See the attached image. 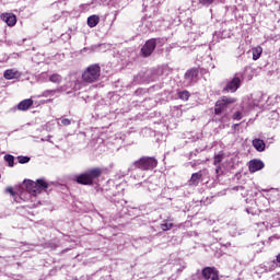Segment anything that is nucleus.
I'll return each mask as SVG.
<instances>
[{
    "label": "nucleus",
    "mask_w": 280,
    "mask_h": 280,
    "mask_svg": "<svg viewBox=\"0 0 280 280\" xmlns=\"http://www.w3.org/2000/svg\"><path fill=\"white\" fill-rule=\"evenodd\" d=\"M104 174V170L101 167L89 168L81 174H77L72 177V180L78 185H84L88 187H93Z\"/></svg>",
    "instance_id": "1"
},
{
    "label": "nucleus",
    "mask_w": 280,
    "mask_h": 280,
    "mask_svg": "<svg viewBox=\"0 0 280 280\" xmlns=\"http://www.w3.org/2000/svg\"><path fill=\"white\" fill-rule=\"evenodd\" d=\"M156 165H159L156 158L143 155L129 166L128 172H136V170H140V172H152Z\"/></svg>",
    "instance_id": "2"
},
{
    "label": "nucleus",
    "mask_w": 280,
    "mask_h": 280,
    "mask_svg": "<svg viewBox=\"0 0 280 280\" xmlns=\"http://www.w3.org/2000/svg\"><path fill=\"white\" fill-rule=\"evenodd\" d=\"M167 43L166 37H153L148 39L140 49V56L142 58H150L156 50V47H163Z\"/></svg>",
    "instance_id": "3"
},
{
    "label": "nucleus",
    "mask_w": 280,
    "mask_h": 280,
    "mask_svg": "<svg viewBox=\"0 0 280 280\" xmlns=\"http://www.w3.org/2000/svg\"><path fill=\"white\" fill-rule=\"evenodd\" d=\"M102 73V68L98 63H93L86 68V70L82 74L83 82L93 83L100 79Z\"/></svg>",
    "instance_id": "4"
},
{
    "label": "nucleus",
    "mask_w": 280,
    "mask_h": 280,
    "mask_svg": "<svg viewBox=\"0 0 280 280\" xmlns=\"http://www.w3.org/2000/svg\"><path fill=\"white\" fill-rule=\"evenodd\" d=\"M242 72H237L232 79L226 80L222 93H237V90L242 86Z\"/></svg>",
    "instance_id": "5"
},
{
    "label": "nucleus",
    "mask_w": 280,
    "mask_h": 280,
    "mask_svg": "<svg viewBox=\"0 0 280 280\" xmlns=\"http://www.w3.org/2000/svg\"><path fill=\"white\" fill-rule=\"evenodd\" d=\"M236 102V98L222 96L221 100L215 102L214 115H222V113H226L229 106H231V104H235Z\"/></svg>",
    "instance_id": "6"
},
{
    "label": "nucleus",
    "mask_w": 280,
    "mask_h": 280,
    "mask_svg": "<svg viewBox=\"0 0 280 280\" xmlns=\"http://www.w3.org/2000/svg\"><path fill=\"white\" fill-rule=\"evenodd\" d=\"M154 80H156V73H154V70L140 71L133 77V84H145L154 82Z\"/></svg>",
    "instance_id": "7"
},
{
    "label": "nucleus",
    "mask_w": 280,
    "mask_h": 280,
    "mask_svg": "<svg viewBox=\"0 0 280 280\" xmlns=\"http://www.w3.org/2000/svg\"><path fill=\"white\" fill-rule=\"evenodd\" d=\"M198 75H200V68H191L187 70L184 74V82L186 86H191L198 82Z\"/></svg>",
    "instance_id": "8"
},
{
    "label": "nucleus",
    "mask_w": 280,
    "mask_h": 280,
    "mask_svg": "<svg viewBox=\"0 0 280 280\" xmlns=\"http://www.w3.org/2000/svg\"><path fill=\"white\" fill-rule=\"evenodd\" d=\"M203 280H220V271L215 267H205L201 270Z\"/></svg>",
    "instance_id": "9"
},
{
    "label": "nucleus",
    "mask_w": 280,
    "mask_h": 280,
    "mask_svg": "<svg viewBox=\"0 0 280 280\" xmlns=\"http://www.w3.org/2000/svg\"><path fill=\"white\" fill-rule=\"evenodd\" d=\"M83 52L89 51V54H95V52H102L104 54L105 51H108V44H95L92 45L91 47H84L82 49Z\"/></svg>",
    "instance_id": "10"
},
{
    "label": "nucleus",
    "mask_w": 280,
    "mask_h": 280,
    "mask_svg": "<svg viewBox=\"0 0 280 280\" xmlns=\"http://www.w3.org/2000/svg\"><path fill=\"white\" fill-rule=\"evenodd\" d=\"M266 167V164H264V161L254 159L249 161L248 170L252 174H255V172H259Z\"/></svg>",
    "instance_id": "11"
},
{
    "label": "nucleus",
    "mask_w": 280,
    "mask_h": 280,
    "mask_svg": "<svg viewBox=\"0 0 280 280\" xmlns=\"http://www.w3.org/2000/svg\"><path fill=\"white\" fill-rule=\"evenodd\" d=\"M23 185H24L26 191H28V194H31V196H38V190L36 188V182H34L32 179H24Z\"/></svg>",
    "instance_id": "12"
},
{
    "label": "nucleus",
    "mask_w": 280,
    "mask_h": 280,
    "mask_svg": "<svg viewBox=\"0 0 280 280\" xmlns=\"http://www.w3.org/2000/svg\"><path fill=\"white\" fill-rule=\"evenodd\" d=\"M1 20L7 23L9 27L16 25V15H14V13H2Z\"/></svg>",
    "instance_id": "13"
},
{
    "label": "nucleus",
    "mask_w": 280,
    "mask_h": 280,
    "mask_svg": "<svg viewBox=\"0 0 280 280\" xmlns=\"http://www.w3.org/2000/svg\"><path fill=\"white\" fill-rule=\"evenodd\" d=\"M253 148H255L256 152H266V142L262 139L255 138L252 141Z\"/></svg>",
    "instance_id": "14"
},
{
    "label": "nucleus",
    "mask_w": 280,
    "mask_h": 280,
    "mask_svg": "<svg viewBox=\"0 0 280 280\" xmlns=\"http://www.w3.org/2000/svg\"><path fill=\"white\" fill-rule=\"evenodd\" d=\"M35 184H36V188H37V196L39 194H43V191H47V189H49V183H47L43 178L36 179Z\"/></svg>",
    "instance_id": "15"
},
{
    "label": "nucleus",
    "mask_w": 280,
    "mask_h": 280,
    "mask_svg": "<svg viewBox=\"0 0 280 280\" xmlns=\"http://www.w3.org/2000/svg\"><path fill=\"white\" fill-rule=\"evenodd\" d=\"M34 106V100L25 98L18 104V110H30Z\"/></svg>",
    "instance_id": "16"
},
{
    "label": "nucleus",
    "mask_w": 280,
    "mask_h": 280,
    "mask_svg": "<svg viewBox=\"0 0 280 280\" xmlns=\"http://www.w3.org/2000/svg\"><path fill=\"white\" fill-rule=\"evenodd\" d=\"M202 179V171L194 173L189 179V185L192 187H198L200 185V180Z\"/></svg>",
    "instance_id": "17"
},
{
    "label": "nucleus",
    "mask_w": 280,
    "mask_h": 280,
    "mask_svg": "<svg viewBox=\"0 0 280 280\" xmlns=\"http://www.w3.org/2000/svg\"><path fill=\"white\" fill-rule=\"evenodd\" d=\"M262 268L265 270V272H272V270H277V268H280L279 262H277L276 260L272 261H267L262 265Z\"/></svg>",
    "instance_id": "18"
},
{
    "label": "nucleus",
    "mask_w": 280,
    "mask_h": 280,
    "mask_svg": "<svg viewBox=\"0 0 280 280\" xmlns=\"http://www.w3.org/2000/svg\"><path fill=\"white\" fill-rule=\"evenodd\" d=\"M62 91H65V89L62 88H57L55 90H46L39 95V97H51L55 93H62Z\"/></svg>",
    "instance_id": "19"
},
{
    "label": "nucleus",
    "mask_w": 280,
    "mask_h": 280,
    "mask_svg": "<svg viewBox=\"0 0 280 280\" xmlns=\"http://www.w3.org/2000/svg\"><path fill=\"white\" fill-rule=\"evenodd\" d=\"M98 24H100V15H90L88 18V25L90 27H97Z\"/></svg>",
    "instance_id": "20"
},
{
    "label": "nucleus",
    "mask_w": 280,
    "mask_h": 280,
    "mask_svg": "<svg viewBox=\"0 0 280 280\" xmlns=\"http://www.w3.org/2000/svg\"><path fill=\"white\" fill-rule=\"evenodd\" d=\"M253 60H259L261 58V54H264V49L261 47H256L252 49Z\"/></svg>",
    "instance_id": "21"
},
{
    "label": "nucleus",
    "mask_w": 280,
    "mask_h": 280,
    "mask_svg": "<svg viewBox=\"0 0 280 280\" xmlns=\"http://www.w3.org/2000/svg\"><path fill=\"white\" fill-rule=\"evenodd\" d=\"M226 36H224V32H215L212 36V43H220L221 40H224Z\"/></svg>",
    "instance_id": "22"
},
{
    "label": "nucleus",
    "mask_w": 280,
    "mask_h": 280,
    "mask_svg": "<svg viewBox=\"0 0 280 280\" xmlns=\"http://www.w3.org/2000/svg\"><path fill=\"white\" fill-rule=\"evenodd\" d=\"M191 96V94L189 93V91L184 90V91H179L177 93V97L179 100H183L184 102H187V100H189V97Z\"/></svg>",
    "instance_id": "23"
},
{
    "label": "nucleus",
    "mask_w": 280,
    "mask_h": 280,
    "mask_svg": "<svg viewBox=\"0 0 280 280\" xmlns=\"http://www.w3.org/2000/svg\"><path fill=\"white\" fill-rule=\"evenodd\" d=\"M3 78H5V80H14V78H16V71L12 69L5 70L3 73Z\"/></svg>",
    "instance_id": "24"
},
{
    "label": "nucleus",
    "mask_w": 280,
    "mask_h": 280,
    "mask_svg": "<svg viewBox=\"0 0 280 280\" xmlns=\"http://www.w3.org/2000/svg\"><path fill=\"white\" fill-rule=\"evenodd\" d=\"M49 82H52L54 84H60V82H62V75L54 73L49 77Z\"/></svg>",
    "instance_id": "25"
},
{
    "label": "nucleus",
    "mask_w": 280,
    "mask_h": 280,
    "mask_svg": "<svg viewBox=\"0 0 280 280\" xmlns=\"http://www.w3.org/2000/svg\"><path fill=\"white\" fill-rule=\"evenodd\" d=\"M4 161H5V163H8L9 167H14V155L5 154L4 155Z\"/></svg>",
    "instance_id": "26"
},
{
    "label": "nucleus",
    "mask_w": 280,
    "mask_h": 280,
    "mask_svg": "<svg viewBox=\"0 0 280 280\" xmlns=\"http://www.w3.org/2000/svg\"><path fill=\"white\" fill-rule=\"evenodd\" d=\"M16 160L21 165H25V163H30V161H32V158L27 155H20L16 158Z\"/></svg>",
    "instance_id": "27"
},
{
    "label": "nucleus",
    "mask_w": 280,
    "mask_h": 280,
    "mask_svg": "<svg viewBox=\"0 0 280 280\" xmlns=\"http://www.w3.org/2000/svg\"><path fill=\"white\" fill-rule=\"evenodd\" d=\"M58 126H71V119L69 118H59L57 119Z\"/></svg>",
    "instance_id": "28"
},
{
    "label": "nucleus",
    "mask_w": 280,
    "mask_h": 280,
    "mask_svg": "<svg viewBox=\"0 0 280 280\" xmlns=\"http://www.w3.org/2000/svg\"><path fill=\"white\" fill-rule=\"evenodd\" d=\"M223 160H224L223 153H219V154L214 155L213 165H220Z\"/></svg>",
    "instance_id": "29"
},
{
    "label": "nucleus",
    "mask_w": 280,
    "mask_h": 280,
    "mask_svg": "<svg viewBox=\"0 0 280 280\" xmlns=\"http://www.w3.org/2000/svg\"><path fill=\"white\" fill-rule=\"evenodd\" d=\"M173 228H174V223H170L167 221L161 224L162 231H171Z\"/></svg>",
    "instance_id": "30"
},
{
    "label": "nucleus",
    "mask_w": 280,
    "mask_h": 280,
    "mask_svg": "<svg viewBox=\"0 0 280 280\" xmlns=\"http://www.w3.org/2000/svg\"><path fill=\"white\" fill-rule=\"evenodd\" d=\"M213 3H215V0H199V5H203V8H209Z\"/></svg>",
    "instance_id": "31"
},
{
    "label": "nucleus",
    "mask_w": 280,
    "mask_h": 280,
    "mask_svg": "<svg viewBox=\"0 0 280 280\" xmlns=\"http://www.w3.org/2000/svg\"><path fill=\"white\" fill-rule=\"evenodd\" d=\"M189 280H203L202 278V271L200 270H197L196 273H194Z\"/></svg>",
    "instance_id": "32"
},
{
    "label": "nucleus",
    "mask_w": 280,
    "mask_h": 280,
    "mask_svg": "<svg viewBox=\"0 0 280 280\" xmlns=\"http://www.w3.org/2000/svg\"><path fill=\"white\" fill-rule=\"evenodd\" d=\"M242 117H243L242 112L237 110L234 113L232 119L240 121V120H242Z\"/></svg>",
    "instance_id": "33"
},
{
    "label": "nucleus",
    "mask_w": 280,
    "mask_h": 280,
    "mask_svg": "<svg viewBox=\"0 0 280 280\" xmlns=\"http://www.w3.org/2000/svg\"><path fill=\"white\" fill-rule=\"evenodd\" d=\"M224 174V172L222 171V166H220L219 164L215 167V175L217 178H220V176H222Z\"/></svg>",
    "instance_id": "34"
},
{
    "label": "nucleus",
    "mask_w": 280,
    "mask_h": 280,
    "mask_svg": "<svg viewBox=\"0 0 280 280\" xmlns=\"http://www.w3.org/2000/svg\"><path fill=\"white\" fill-rule=\"evenodd\" d=\"M144 93H145V89H141V88L135 91V95L137 96L144 95Z\"/></svg>",
    "instance_id": "35"
},
{
    "label": "nucleus",
    "mask_w": 280,
    "mask_h": 280,
    "mask_svg": "<svg viewBox=\"0 0 280 280\" xmlns=\"http://www.w3.org/2000/svg\"><path fill=\"white\" fill-rule=\"evenodd\" d=\"M7 191H8V194H10L11 196H16V191L14 190L13 187H8V188H7Z\"/></svg>",
    "instance_id": "36"
},
{
    "label": "nucleus",
    "mask_w": 280,
    "mask_h": 280,
    "mask_svg": "<svg viewBox=\"0 0 280 280\" xmlns=\"http://www.w3.org/2000/svg\"><path fill=\"white\" fill-rule=\"evenodd\" d=\"M48 247L51 248V250H56L58 248V245L56 243H49Z\"/></svg>",
    "instance_id": "37"
},
{
    "label": "nucleus",
    "mask_w": 280,
    "mask_h": 280,
    "mask_svg": "<svg viewBox=\"0 0 280 280\" xmlns=\"http://www.w3.org/2000/svg\"><path fill=\"white\" fill-rule=\"evenodd\" d=\"M44 129H46L47 132H51V124H50V122H47V124L44 126Z\"/></svg>",
    "instance_id": "38"
},
{
    "label": "nucleus",
    "mask_w": 280,
    "mask_h": 280,
    "mask_svg": "<svg viewBox=\"0 0 280 280\" xmlns=\"http://www.w3.org/2000/svg\"><path fill=\"white\" fill-rule=\"evenodd\" d=\"M200 154V150L196 149L195 151L190 152V156H198Z\"/></svg>",
    "instance_id": "39"
},
{
    "label": "nucleus",
    "mask_w": 280,
    "mask_h": 280,
    "mask_svg": "<svg viewBox=\"0 0 280 280\" xmlns=\"http://www.w3.org/2000/svg\"><path fill=\"white\" fill-rule=\"evenodd\" d=\"M63 12L54 15V21H58L62 16Z\"/></svg>",
    "instance_id": "40"
},
{
    "label": "nucleus",
    "mask_w": 280,
    "mask_h": 280,
    "mask_svg": "<svg viewBox=\"0 0 280 280\" xmlns=\"http://www.w3.org/2000/svg\"><path fill=\"white\" fill-rule=\"evenodd\" d=\"M246 213L249 215H255V212H253V208H246Z\"/></svg>",
    "instance_id": "41"
},
{
    "label": "nucleus",
    "mask_w": 280,
    "mask_h": 280,
    "mask_svg": "<svg viewBox=\"0 0 280 280\" xmlns=\"http://www.w3.org/2000/svg\"><path fill=\"white\" fill-rule=\"evenodd\" d=\"M51 102H54V98L42 101V104H51Z\"/></svg>",
    "instance_id": "42"
},
{
    "label": "nucleus",
    "mask_w": 280,
    "mask_h": 280,
    "mask_svg": "<svg viewBox=\"0 0 280 280\" xmlns=\"http://www.w3.org/2000/svg\"><path fill=\"white\" fill-rule=\"evenodd\" d=\"M183 270H185V266H182L179 268H177V275H180V272H183Z\"/></svg>",
    "instance_id": "43"
},
{
    "label": "nucleus",
    "mask_w": 280,
    "mask_h": 280,
    "mask_svg": "<svg viewBox=\"0 0 280 280\" xmlns=\"http://www.w3.org/2000/svg\"><path fill=\"white\" fill-rule=\"evenodd\" d=\"M275 188H269V189H261V191L268 192V191H273Z\"/></svg>",
    "instance_id": "44"
},
{
    "label": "nucleus",
    "mask_w": 280,
    "mask_h": 280,
    "mask_svg": "<svg viewBox=\"0 0 280 280\" xmlns=\"http://www.w3.org/2000/svg\"><path fill=\"white\" fill-rule=\"evenodd\" d=\"M117 14H119V11H115L114 21L117 19Z\"/></svg>",
    "instance_id": "45"
},
{
    "label": "nucleus",
    "mask_w": 280,
    "mask_h": 280,
    "mask_svg": "<svg viewBox=\"0 0 280 280\" xmlns=\"http://www.w3.org/2000/svg\"><path fill=\"white\" fill-rule=\"evenodd\" d=\"M51 139V136H48L47 139H42V141H49Z\"/></svg>",
    "instance_id": "46"
},
{
    "label": "nucleus",
    "mask_w": 280,
    "mask_h": 280,
    "mask_svg": "<svg viewBox=\"0 0 280 280\" xmlns=\"http://www.w3.org/2000/svg\"><path fill=\"white\" fill-rule=\"evenodd\" d=\"M264 100H266V95H262L261 100H259V102H264Z\"/></svg>",
    "instance_id": "47"
},
{
    "label": "nucleus",
    "mask_w": 280,
    "mask_h": 280,
    "mask_svg": "<svg viewBox=\"0 0 280 280\" xmlns=\"http://www.w3.org/2000/svg\"><path fill=\"white\" fill-rule=\"evenodd\" d=\"M240 124H234L233 128H238Z\"/></svg>",
    "instance_id": "48"
},
{
    "label": "nucleus",
    "mask_w": 280,
    "mask_h": 280,
    "mask_svg": "<svg viewBox=\"0 0 280 280\" xmlns=\"http://www.w3.org/2000/svg\"><path fill=\"white\" fill-rule=\"evenodd\" d=\"M69 252V249H63L61 253H68Z\"/></svg>",
    "instance_id": "49"
},
{
    "label": "nucleus",
    "mask_w": 280,
    "mask_h": 280,
    "mask_svg": "<svg viewBox=\"0 0 280 280\" xmlns=\"http://www.w3.org/2000/svg\"><path fill=\"white\" fill-rule=\"evenodd\" d=\"M97 1H100V0H93V2H92V3H97Z\"/></svg>",
    "instance_id": "50"
},
{
    "label": "nucleus",
    "mask_w": 280,
    "mask_h": 280,
    "mask_svg": "<svg viewBox=\"0 0 280 280\" xmlns=\"http://www.w3.org/2000/svg\"><path fill=\"white\" fill-rule=\"evenodd\" d=\"M3 237V234L2 233H0V240Z\"/></svg>",
    "instance_id": "51"
},
{
    "label": "nucleus",
    "mask_w": 280,
    "mask_h": 280,
    "mask_svg": "<svg viewBox=\"0 0 280 280\" xmlns=\"http://www.w3.org/2000/svg\"><path fill=\"white\" fill-rule=\"evenodd\" d=\"M267 102H270V97H268Z\"/></svg>",
    "instance_id": "52"
},
{
    "label": "nucleus",
    "mask_w": 280,
    "mask_h": 280,
    "mask_svg": "<svg viewBox=\"0 0 280 280\" xmlns=\"http://www.w3.org/2000/svg\"><path fill=\"white\" fill-rule=\"evenodd\" d=\"M59 1H65V0H59Z\"/></svg>",
    "instance_id": "53"
}]
</instances>
